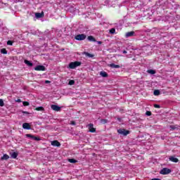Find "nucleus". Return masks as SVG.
<instances>
[{"label": "nucleus", "mask_w": 180, "mask_h": 180, "mask_svg": "<svg viewBox=\"0 0 180 180\" xmlns=\"http://www.w3.org/2000/svg\"><path fill=\"white\" fill-rule=\"evenodd\" d=\"M80 65H81V62L79 61L71 62L69 64V68H70V70H75L77 67H79Z\"/></svg>", "instance_id": "obj_1"}, {"label": "nucleus", "mask_w": 180, "mask_h": 180, "mask_svg": "<svg viewBox=\"0 0 180 180\" xmlns=\"http://www.w3.org/2000/svg\"><path fill=\"white\" fill-rule=\"evenodd\" d=\"M171 172H172V171L170 169L165 167L160 170V174H161V175H168V174H171Z\"/></svg>", "instance_id": "obj_2"}, {"label": "nucleus", "mask_w": 180, "mask_h": 180, "mask_svg": "<svg viewBox=\"0 0 180 180\" xmlns=\"http://www.w3.org/2000/svg\"><path fill=\"white\" fill-rule=\"evenodd\" d=\"M75 40H77L79 41H81L82 40H85L86 39V35L84 34H77L75 36Z\"/></svg>", "instance_id": "obj_3"}, {"label": "nucleus", "mask_w": 180, "mask_h": 180, "mask_svg": "<svg viewBox=\"0 0 180 180\" xmlns=\"http://www.w3.org/2000/svg\"><path fill=\"white\" fill-rule=\"evenodd\" d=\"M117 133H119V134H122V136H127V134H130V131L122 129H118Z\"/></svg>", "instance_id": "obj_4"}, {"label": "nucleus", "mask_w": 180, "mask_h": 180, "mask_svg": "<svg viewBox=\"0 0 180 180\" xmlns=\"http://www.w3.org/2000/svg\"><path fill=\"white\" fill-rule=\"evenodd\" d=\"M35 71H46V67L44 65H37L34 68Z\"/></svg>", "instance_id": "obj_5"}, {"label": "nucleus", "mask_w": 180, "mask_h": 180, "mask_svg": "<svg viewBox=\"0 0 180 180\" xmlns=\"http://www.w3.org/2000/svg\"><path fill=\"white\" fill-rule=\"evenodd\" d=\"M26 137H29L30 139H32V140H35V141H40V138H38L37 136H34L30 134H26Z\"/></svg>", "instance_id": "obj_6"}, {"label": "nucleus", "mask_w": 180, "mask_h": 180, "mask_svg": "<svg viewBox=\"0 0 180 180\" xmlns=\"http://www.w3.org/2000/svg\"><path fill=\"white\" fill-rule=\"evenodd\" d=\"M51 108L53 110H55L56 112H60L61 110V107L57 105H51Z\"/></svg>", "instance_id": "obj_7"}, {"label": "nucleus", "mask_w": 180, "mask_h": 180, "mask_svg": "<svg viewBox=\"0 0 180 180\" xmlns=\"http://www.w3.org/2000/svg\"><path fill=\"white\" fill-rule=\"evenodd\" d=\"M89 127V131H90V133H95V131H96V129H95L94 127V124H89L88 125Z\"/></svg>", "instance_id": "obj_8"}, {"label": "nucleus", "mask_w": 180, "mask_h": 180, "mask_svg": "<svg viewBox=\"0 0 180 180\" xmlns=\"http://www.w3.org/2000/svg\"><path fill=\"white\" fill-rule=\"evenodd\" d=\"M51 146H53V147H60L61 146V143L58 142V141H51Z\"/></svg>", "instance_id": "obj_9"}, {"label": "nucleus", "mask_w": 180, "mask_h": 180, "mask_svg": "<svg viewBox=\"0 0 180 180\" xmlns=\"http://www.w3.org/2000/svg\"><path fill=\"white\" fill-rule=\"evenodd\" d=\"M22 128L25 130H30V124L27 122L22 124Z\"/></svg>", "instance_id": "obj_10"}, {"label": "nucleus", "mask_w": 180, "mask_h": 180, "mask_svg": "<svg viewBox=\"0 0 180 180\" xmlns=\"http://www.w3.org/2000/svg\"><path fill=\"white\" fill-rule=\"evenodd\" d=\"M43 16H44V13H35V18H37V19H40V18H43Z\"/></svg>", "instance_id": "obj_11"}, {"label": "nucleus", "mask_w": 180, "mask_h": 180, "mask_svg": "<svg viewBox=\"0 0 180 180\" xmlns=\"http://www.w3.org/2000/svg\"><path fill=\"white\" fill-rule=\"evenodd\" d=\"M169 161H172V162H178L179 160L174 156H171L169 158Z\"/></svg>", "instance_id": "obj_12"}, {"label": "nucleus", "mask_w": 180, "mask_h": 180, "mask_svg": "<svg viewBox=\"0 0 180 180\" xmlns=\"http://www.w3.org/2000/svg\"><path fill=\"white\" fill-rule=\"evenodd\" d=\"M133 36H134V31L128 32L125 34L126 37H133Z\"/></svg>", "instance_id": "obj_13"}, {"label": "nucleus", "mask_w": 180, "mask_h": 180, "mask_svg": "<svg viewBox=\"0 0 180 180\" xmlns=\"http://www.w3.org/2000/svg\"><path fill=\"white\" fill-rule=\"evenodd\" d=\"M108 67H110V68H120V65H116L115 63H111L108 65Z\"/></svg>", "instance_id": "obj_14"}, {"label": "nucleus", "mask_w": 180, "mask_h": 180, "mask_svg": "<svg viewBox=\"0 0 180 180\" xmlns=\"http://www.w3.org/2000/svg\"><path fill=\"white\" fill-rule=\"evenodd\" d=\"M100 75H101V77H103V78H108V73H107L106 72H105V71H101V72H100Z\"/></svg>", "instance_id": "obj_15"}, {"label": "nucleus", "mask_w": 180, "mask_h": 180, "mask_svg": "<svg viewBox=\"0 0 180 180\" xmlns=\"http://www.w3.org/2000/svg\"><path fill=\"white\" fill-rule=\"evenodd\" d=\"M25 64H26L28 67H33V63H32V62L27 60H24Z\"/></svg>", "instance_id": "obj_16"}, {"label": "nucleus", "mask_w": 180, "mask_h": 180, "mask_svg": "<svg viewBox=\"0 0 180 180\" xmlns=\"http://www.w3.org/2000/svg\"><path fill=\"white\" fill-rule=\"evenodd\" d=\"M87 40H89V41H96V39H95V37L91 35L87 37Z\"/></svg>", "instance_id": "obj_17"}, {"label": "nucleus", "mask_w": 180, "mask_h": 180, "mask_svg": "<svg viewBox=\"0 0 180 180\" xmlns=\"http://www.w3.org/2000/svg\"><path fill=\"white\" fill-rule=\"evenodd\" d=\"M68 161L71 164H76V162H78V160L75 159H68Z\"/></svg>", "instance_id": "obj_18"}, {"label": "nucleus", "mask_w": 180, "mask_h": 180, "mask_svg": "<svg viewBox=\"0 0 180 180\" xmlns=\"http://www.w3.org/2000/svg\"><path fill=\"white\" fill-rule=\"evenodd\" d=\"M11 158H14V159L17 158H18V153L13 152L11 154Z\"/></svg>", "instance_id": "obj_19"}, {"label": "nucleus", "mask_w": 180, "mask_h": 180, "mask_svg": "<svg viewBox=\"0 0 180 180\" xmlns=\"http://www.w3.org/2000/svg\"><path fill=\"white\" fill-rule=\"evenodd\" d=\"M35 110H37L38 112H43L44 110V108L43 107H38L35 108Z\"/></svg>", "instance_id": "obj_20"}, {"label": "nucleus", "mask_w": 180, "mask_h": 180, "mask_svg": "<svg viewBox=\"0 0 180 180\" xmlns=\"http://www.w3.org/2000/svg\"><path fill=\"white\" fill-rule=\"evenodd\" d=\"M1 54H8V51H6V49H1Z\"/></svg>", "instance_id": "obj_21"}, {"label": "nucleus", "mask_w": 180, "mask_h": 180, "mask_svg": "<svg viewBox=\"0 0 180 180\" xmlns=\"http://www.w3.org/2000/svg\"><path fill=\"white\" fill-rule=\"evenodd\" d=\"M153 95H155V96H158V95H160V90H155L153 91Z\"/></svg>", "instance_id": "obj_22"}, {"label": "nucleus", "mask_w": 180, "mask_h": 180, "mask_svg": "<svg viewBox=\"0 0 180 180\" xmlns=\"http://www.w3.org/2000/svg\"><path fill=\"white\" fill-rule=\"evenodd\" d=\"M1 160H9V155H8L7 154L4 155L1 158Z\"/></svg>", "instance_id": "obj_23"}, {"label": "nucleus", "mask_w": 180, "mask_h": 180, "mask_svg": "<svg viewBox=\"0 0 180 180\" xmlns=\"http://www.w3.org/2000/svg\"><path fill=\"white\" fill-rule=\"evenodd\" d=\"M148 74H151L152 75H154L155 74V70H148Z\"/></svg>", "instance_id": "obj_24"}, {"label": "nucleus", "mask_w": 180, "mask_h": 180, "mask_svg": "<svg viewBox=\"0 0 180 180\" xmlns=\"http://www.w3.org/2000/svg\"><path fill=\"white\" fill-rule=\"evenodd\" d=\"M85 55L87 56V57H89L90 58H92V57H94V55L88 53V52H86L85 53Z\"/></svg>", "instance_id": "obj_25"}, {"label": "nucleus", "mask_w": 180, "mask_h": 180, "mask_svg": "<svg viewBox=\"0 0 180 180\" xmlns=\"http://www.w3.org/2000/svg\"><path fill=\"white\" fill-rule=\"evenodd\" d=\"M115 32H116V30L115 28H112L110 30V33H111V34H114Z\"/></svg>", "instance_id": "obj_26"}, {"label": "nucleus", "mask_w": 180, "mask_h": 180, "mask_svg": "<svg viewBox=\"0 0 180 180\" xmlns=\"http://www.w3.org/2000/svg\"><path fill=\"white\" fill-rule=\"evenodd\" d=\"M0 106H5V103H4V100L0 99Z\"/></svg>", "instance_id": "obj_27"}, {"label": "nucleus", "mask_w": 180, "mask_h": 180, "mask_svg": "<svg viewBox=\"0 0 180 180\" xmlns=\"http://www.w3.org/2000/svg\"><path fill=\"white\" fill-rule=\"evenodd\" d=\"M22 104H23V106H29V105H30L29 102H27V101H24L22 103Z\"/></svg>", "instance_id": "obj_28"}, {"label": "nucleus", "mask_w": 180, "mask_h": 180, "mask_svg": "<svg viewBox=\"0 0 180 180\" xmlns=\"http://www.w3.org/2000/svg\"><path fill=\"white\" fill-rule=\"evenodd\" d=\"M101 123H103V124H105V123H108V120H105V119H102L101 120Z\"/></svg>", "instance_id": "obj_29"}, {"label": "nucleus", "mask_w": 180, "mask_h": 180, "mask_svg": "<svg viewBox=\"0 0 180 180\" xmlns=\"http://www.w3.org/2000/svg\"><path fill=\"white\" fill-rule=\"evenodd\" d=\"M74 84H75V81L74 80L69 81V85H74Z\"/></svg>", "instance_id": "obj_30"}, {"label": "nucleus", "mask_w": 180, "mask_h": 180, "mask_svg": "<svg viewBox=\"0 0 180 180\" xmlns=\"http://www.w3.org/2000/svg\"><path fill=\"white\" fill-rule=\"evenodd\" d=\"M7 44L8 46H12V44H13V42L12 41H8Z\"/></svg>", "instance_id": "obj_31"}, {"label": "nucleus", "mask_w": 180, "mask_h": 180, "mask_svg": "<svg viewBox=\"0 0 180 180\" xmlns=\"http://www.w3.org/2000/svg\"><path fill=\"white\" fill-rule=\"evenodd\" d=\"M154 108H156V109H160V108H161V106H160V105H158V104H155Z\"/></svg>", "instance_id": "obj_32"}, {"label": "nucleus", "mask_w": 180, "mask_h": 180, "mask_svg": "<svg viewBox=\"0 0 180 180\" xmlns=\"http://www.w3.org/2000/svg\"><path fill=\"white\" fill-rule=\"evenodd\" d=\"M22 113H24L25 115H30V112H27V111H21Z\"/></svg>", "instance_id": "obj_33"}, {"label": "nucleus", "mask_w": 180, "mask_h": 180, "mask_svg": "<svg viewBox=\"0 0 180 180\" xmlns=\"http://www.w3.org/2000/svg\"><path fill=\"white\" fill-rule=\"evenodd\" d=\"M170 129L172 130H175V129H176V127L175 126H174V125H170Z\"/></svg>", "instance_id": "obj_34"}, {"label": "nucleus", "mask_w": 180, "mask_h": 180, "mask_svg": "<svg viewBox=\"0 0 180 180\" xmlns=\"http://www.w3.org/2000/svg\"><path fill=\"white\" fill-rule=\"evenodd\" d=\"M146 115L147 116H151V112L147 111V112H146Z\"/></svg>", "instance_id": "obj_35"}, {"label": "nucleus", "mask_w": 180, "mask_h": 180, "mask_svg": "<svg viewBox=\"0 0 180 180\" xmlns=\"http://www.w3.org/2000/svg\"><path fill=\"white\" fill-rule=\"evenodd\" d=\"M70 124H72V126H75V122L71 121Z\"/></svg>", "instance_id": "obj_36"}, {"label": "nucleus", "mask_w": 180, "mask_h": 180, "mask_svg": "<svg viewBox=\"0 0 180 180\" xmlns=\"http://www.w3.org/2000/svg\"><path fill=\"white\" fill-rule=\"evenodd\" d=\"M16 102H18V103H20V102H22V100L18 98V99L16 100Z\"/></svg>", "instance_id": "obj_37"}, {"label": "nucleus", "mask_w": 180, "mask_h": 180, "mask_svg": "<svg viewBox=\"0 0 180 180\" xmlns=\"http://www.w3.org/2000/svg\"><path fill=\"white\" fill-rule=\"evenodd\" d=\"M50 82H51L49 81V80H46V81H45V84H50Z\"/></svg>", "instance_id": "obj_38"}, {"label": "nucleus", "mask_w": 180, "mask_h": 180, "mask_svg": "<svg viewBox=\"0 0 180 180\" xmlns=\"http://www.w3.org/2000/svg\"><path fill=\"white\" fill-rule=\"evenodd\" d=\"M122 53H123V54H127V51H123Z\"/></svg>", "instance_id": "obj_39"}, {"label": "nucleus", "mask_w": 180, "mask_h": 180, "mask_svg": "<svg viewBox=\"0 0 180 180\" xmlns=\"http://www.w3.org/2000/svg\"><path fill=\"white\" fill-rule=\"evenodd\" d=\"M97 43H98V44H102V41H98Z\"/></svg>", "instance_id": "obj_40"}, {"label": "nucleus", "mask_w": 180, "mask_h": 180, "mask_svg": "<svg viewBox=\"0 0 180 180\" xmlns=\"http://www.w3.org/2000/svg\"><path fill=\"white\" fill-rule=\"evenodd\" d=\"M151 180H161L160 179H152Z\"/></svg>", "instance_id": "obj_41"}]
</instances>
